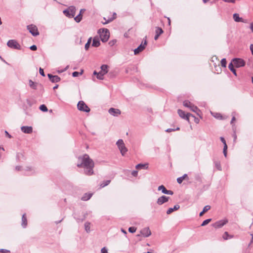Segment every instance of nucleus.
<instances>
[{
    "instance_id": "63",
    "label": "nucleus",
    "mask_w": 253,
    "mask_h": 253,
    "mask_svg": "<svg viewBox=\"0 0 253 253\" xmlns=\"http://www.w3.org/2000/svg\"><path fill=\"white\" fill-rule=\"evenodd\" d=\"M5 133L6 134V135L9 137V138H11V135H10V134H9L8 133V132L6 130H5Z\"/></svg>"
},
{
    "instance_id": "20",
    "label": "nucleus",
    "mask_w": 253,
    "mask_h": 253,
    "mask_svg": "<svg viewBox=\"0 0 253 253\" xmlns=\"http://www.w3.org/2000/svg\"><path fill=\"white\" fill-rule=\"evenodd\" d=\"M179 208H180L179 205L176 204L174 206L173 208H169L167 211V213L168 214H169L171 213L173 211L178 210Z\"/></svg>"
},
{
    "instance_id": "29",
    "label": "nucleus",
    "mask_w": 253,
    "mask_h": 253,
    "mask_svg": "<svg viewBox=\"0 0 253 253\" xmlns=\"http://www.w3.org/2000/svg\"><path fill=\"white\" fill-rule=\"evenodd\" d=\"M214 164L215 167L218 170H222L220 161H214Z\"/></svg>"
},
{
    "instance_id": "22",
    "label": "nucleus",
    "mask_w": 253,
    "mask_h": 253,
    "mask_svg": "<svg viewBox=\"0 0 253 253\" xmlns=\"http://www.w3.org/2000/svg\"><path fill=\"white\" fill-rule=\"evenodd\" d=\"M22 226L25 228L27 225V220L25 214H23L22 217Z\"/></svg>"
},
{
    "instance_id": "49",
    "label": "nucleus",
    "mask_w": 253,
    "mask_h": 253,
    "mask_svg": "<svg viewBox=\"0 0 253 253\" xmlns=\"http://www.w3.org/2000/svg\"><path fill=\"white\" fill-rule=\"evenodd\" d=\"M166 194L172 195L173 194V192L171 190H167Z\"/></svg>"
},
{
    "instance_id": "4",
    "label": "nucleus",
    "mask_w": 253,
    "mask_h": 253,
    "mask_svg": "<svg viewBox=\"0 0 253 253\" xmlns=\"http://www.w3.org/2000/svg\"><path fill=\"white\" fill-rule=\"evenodd\" d=\"M116 145L120 150L121 154L124 156L127 151V149L126 148L124 141L122 139H119L116 143Z\"/></svg>"
},
{
    "instance_id": "10",
    "label": "nucleus",
    "mask_w": 253,
    "mask_h": 253,
    "mask_svg": "<svg viewBox=\"0 0 253 253\" xmlns=\"http://www.w3.org/2000/svg\"><path fill=\"white\" fill-rule=\"evenodd\" d=\"M178 114L179 116L182 119H185L187 120L188 122H189V117H194V115L190 113H187L185 114V112L180 110L178 109L177 111Z\"/></svg>"
},
{
    "instance_id": "5",
    "label": "nucleus",
    "mask_w": 253,
    "mask_h": 253,
    "mask_svg": "<svg viewBox=\"0 0 253 253\" xmlns=\"http://www.w3.org/2000/svg\"><path fill=\"white\" fill-rule=\"evenodd\" d=\"M108 66L107 65H102L101 66V71L97 74V78L99 80H103V76L108 72Z\"/></svg>"
},
{
    "instance_id": "6",
    "label": "nucleus",
    "mask_w": 253,
    "mask_h": 253,
    "mask_svg": "<svg viewBox=\"0 0 253 253\" xmlns=\"http://www.w3.org/2000/svg\"><path fill=\"white\" fill-rule=\"evenodd\" d=\"M7 46L11 48L20 49L21 45L14 40H9L7 42Z\"/></svg>"
},
{
    "instance_id": "17",
    "label": "nucleus",
    "mask_w": 253,
    "mask_h": 253,
    "mask_svg": "<svg viewBox=\"0 0 253 253\" xmlns=\"http://www.w3.org/2000/svg\"><path fill=\"white\" fill-rule=\"evenodd\" d=\"M22 131L25 133L30 134L33 132V127L29 126H23L21 127Z\"/></svg>"
},
{
    "instance_id": "46",
    "label": "nucleus",
    "mask_w": 253,
    "mask_h": 253,
    "mask_svg": "<svg viewBox=\"0 0 253 253\" xmlns=\"http://www.w3.org/2000/svg\"><path fill=\"white\" fill-rule=\"evenodd\" d=\"M39 72H40V74L43 77H44L45 76V74L44 73V71H43V69L40 68V69H39Z\"/></svg>"
},
{
    "instance_id": "26",
    "label": "nucleus",
    "mask_w": 253,
    "mask_h": 253,
    "mask_svg": "<svg viewBox=\"0 0 253 253\" xmlns=\"http://www.w3.org/2000/svg\"><path fill=\"white\" fill-rule=\"evenodd\" d=\"M234 65L232 62H231L228 65V68L235 76H237L236 70L234 69Z\"/></svg>"
},
{
    "instance_id": "31",
    "label": "nucleus",
    "mask_w": 253,
    "mask_h": 253,
    "mask_svg": "<svg viewBox=\"0 0 253 253\" xmlns=\"http://www.w3.org/2000/svg\"><path fill=\"white\" fill-rule=\"evenodd\" d=\"M110 182H111L110 180H107L103 181L102 183H100V187L103 188V187H105L106 186H107L109 184Z\"/></svg>"
},
{
    "instance_id": "54",
    "label": "nucleus",
    "mask_w": 253,
    "mask_h": 253,
    "mask_svg": "<svg viewBox=\"0 0 253 253\" xmlns=\"http://www.w3.org/2000/svg\"><path fill=\"white\" fill-rule=\"evenodd\" d=\"M233 117L231 121V124H232L233 123V122L235 121L236 119L234 116V113H232Z\"/></svg>"
},
{
    "instance_id": "60",
    "label": "nucleus",
    "mask_w": 253,
    "mask_h": 253,
    "mask_svg": "<svg viewBox=\"0 0 253 253\" xmlns=\"http://www.w3.org/2000/svg\"><path fill=\"white\" fill-rule=\"evenodd\" d=\"M173 131H175V129L173 128H168L166 130V131L168 132H170Z\"/></svg>"
},
{
    "instance_id": "41",
    "label": "nucleus",
    "mask_w": 253,
    "mask_h": 253,
    "mask_svg": "<svg viewBox=\"0 0 253 253\" xmlns=\"http://www.w3.org/2000/svg\"><path fill=\"white\" fill-rule=\"evenodd\" d=\"M63 13L66 16L70 18V11H69V8L67 9L64 10L63 11Z\"/></svg>"
},
{
    "instance_id": "45",
    "label": "nucleus",
    "mask_w": 253,
    "mask_h": 253,
    "mask_svg": "<svg viewBox=\"0 0 253 253\" xmlns=\"http://www.w3.org/2000/svg\"><path fill=\"white\" fill-rule=\"evenodd\" d=\"M101 253H108V250L106 247H103L101 250Z\"/></svg>"
},
{
    "instance_id": "2",
    "label": "nucleus",
    "mask_w": 253,
    "mask_h": 253,
    "mask_svg": "<svg viewBox=\"0 0 253 253\" xmlns=\"http://www.w3.org/2000/svg\"><path fill=\"white\" fill-rule=\"evenodd\" d=\"M98 34L99 35L100 38L103 42H106L110 37L109 31L107 29H100L98 31Z\"/></svg>"
},
{
    "instance_id": "13",
    "label": "nucleus",
    "mask_w": 253,
    "mask_h": 253,
    "mask_svg": "<svg viewBox=\"0 0 253 253\" xmlns=\"http://www.w3.org/2000/svg\"><path fill=\"white\" fill-rule=\"evenodd\" d=\"M29 86L34 89H42L43 88L42 85L41 84L35 83L31 80L29 81Z\"/></svg>"
},
{
    "instance_id": "11",
    "label": "nucleus",
    "mask_w": 253,
    "mask_h": 253,
    "mask_svg": "<svg viewBox=\"0 0 253 253\" xmlns=\"http://www.w3.org/2000/svg\"><path fill=\"white\" fill-rule=\"evenodd\" d=\"M147 42L146 40H144L141 44L136 49L134 50V53L135 55L139 54L140 52L142 51L145 48Z\"/></svg>"
},
{
    "instance_id": "8",
    "label": "nucleus",
    "mask_w": 253,
    "mask_h": 253,
    "mask_svg": "<svg viewBox=\"0 0 253 253\" xmlns=\"http://www.w3.org/2000/svg\"><path fill=\"white\" fill-rule=\"evenodd\" d=\"M78 109L82 111L89 112L90 109L83 101H80L78 103Z\"/></svg>"
},
{
    "instance_id": "24",
    "label": "nucleus",
    "mask_w": 253,
    "mask_h": 253,
    "mask_svg": "<svg viewBox=\"0 0 253 253\" xmlns=\"http://www.w3.org/2000/svg\"><path fill=\"white\" fill-rule=\"evenodd\" d=\"M92 194L91 193H85L84 195L82 197V200L83 201H87L92 196Z\"/></svg>"
},
{
    "instance_id": "33",
    "label": "nucleus",
    "mask_w": 253,
    "mask_h": 253,
    "mask_svg": "<svg viewBox=\"0 0 253 253\" xmlns=\"http://www.w3.org/2000/svg\"><path fill=\"white\" fill-rule=\"evenodd\" d=\"M233 18H234V20L236 22H241V21H242V18H240L239 17V14H237V13H235V14H233Z\"/></svg>"
},
{
    "instance_id": "12",
    "label": "nucleus",
    "mask_w": 253,
    "mask_h": 253,
    "mask_svg": "<svg viewBox=\"0 0 253 253\" xmlns=\"http://www.w3.org/2000/svg\"><path fill=\"white\" fill-rule=\"evenodd\" d=\"M228 222L227 219H223L216 221L213 224V226L215 228H219L223 226Z\"/></svg>"
},
{
    "instance_id": "19",
    "label": "nucleus",
    "mask_w": 253,
    "mask_h": 253,
    "mask_svg": "<svg viewBox=\"0 0 253 253\" xmlns=\"http://www.w3.org/2000/svg\"><path fill=\"white\" fill-rule=\"evenodd\" d=\"M116 18V13L115 12L113 13V16L111 17H109L108 19L104 17V20H105V22H103V24H107L111 22H112L113 20H114Z\"/></svg>"
},
{
    "instance_id": "7",
    "label": "nucleus",
    "mask_w": 253,
    "mask_h": 253,
    "mask_svg": "<svg viewBox=\"0 0 253 253\" xmlns=\"http://www.w3.org/2000/svg\"><path fill=\"white\" fill-rule=\"evenodd\" d=\"M232 62L236 68H240L245 65V61L241 58H234L232 60Z\"/></svg>"
},
{
    "instance_id": "18",
    "label": "nucleus",
    "mask_w": 253,
    "mask_h": 253,
    "mask_svg": "<svg viewBox=\"0 0 253 253\" xmlns=\"http://www.w3.org/2000/svg\"><path fill=\"white\" fill-rule=\"evenodd\" d=\"M163 33V31L162 28L160 27H156V35L154 37L155 40H157L159 37Z\"/></svg>"
},
{
    "instance_id": "64",
    "label": "nucleus",
    "mask_w": 253,
    "mask_h": 253,
    "mask_svg": "<svg viewBox=\"0 0 253 253\" xmlns=\"http://www.w3.org/2000/svg\"><path fill=\"white\" fill-rule=\"evenodd\" d=\"M251 235L252 236V239H251V242H250V243L249 246H250L252 243H253V234H251Z\"/></svg>"
},
{
    "instance_id": "37",
    "label": "nucleus",
    "mask_w": 253,
    "mask_h": 253,
    "mask_svg": "<svg viewBox=\"0 0 253 253\" xmlns=\"http://www.w3.org/2000/svg\"><path fill=\"white\" fill-rule=\"evenodd\" d=\"M232 237L233 236L229 235L227 232H224L223 235V238L224 240H227L228 238H232Z\"/></svg>"
},
{
    "instance_id": "51",
    "label": "nucleus",
    "mask_w": 253,
    "mask_h": 253,
    "mask_svg": "<svg viewBox=\"0 0 253 253\" xmlns=\"http://www.w3.org/2000/svg\"><path fill=\"white\" fill-rule=\"evenodd\" d=\"M220 139L221 141L223 143L224 146H225V145L226 144V141H225V139L224 138V137H220Z\"/></svg>"
},
{
    "instance_id": "44",
    "label": "nucleus",
    "mask_w": 253,
    "mask_h": 253,
    "mask_svg": "<svg viewBox=\"0 0 253 253\" xmlns=\"http://www.w3.org/2000/svg\"><path fill=\"white\" fill-rule=\"evenodd\" d=\"M211 114L216 118L220 119H221V118H222V116L220 114L216 113H214V114H213V113H211Z\"/></svg>"
},
{
    "instance_id": "57",
    "label": "nucleus",
    "mask_w": 253,
    "mask_h": 253,
    "mask_svg": "<svg viewBox=\"0 0 253 253\" xmlns=\"http://www.w3.org/2000/svg\"><path fill=\"white\" fill-rule=\"evenodd\" d=\"M85 216L84 215V218H83L82 219L76 218V220L77 221V222H82V221H83L85 219Z\"/></svg>"
},
{
    "instance_id": "35",
    "label": "nucleus",
    "mask_w": 253,
    "mask_h": 253,
    "mask_svg": "<svg viewBox=\"0 0 253 253\" xmlns=\"http://www.w3.org/2000/svg\"><path fill=\"white\" fill-rule=\"evenodd\" d=\"M60 78L56 75H54L53 77L52 78L51 82L52 83H58L60 81Z\"/></svg>"
},
{
    "instance_id": "50",
    "label": "nucleus",
    "mask_w": 253,
    "mask_h": 253,
    "mask_svg": "<svg viewBox=\"0 0 253 253\" xmlns=\"http://www.w3.org/2000/svg\"><path fill=\"white\" fill-rule=\"evenodd\" d=\"M90 44L88 42V43H86V44H85V46H84V48L86 50H88L89 46H90Z\"/></svg>"
},
{
    "instance_id": "30",
    "label": "nucleus",
    "mask_w": 253,
    "mask_h": 253,
    "mask_svg": "<svg viewBox=\"0 0 253 253\" xmlns=\"http://www.w3.org/2000/svg\"><path fill=\"white\" fill-rule=\"evenodd\" d=\"M158 190L161 191L163 194H166L167 189L163 185H161L158 187Z\"/></svg>"
},
{
    "instance_id": "39",
    "label": "nucleus",
    "mask_w": 253,
    "mask_h": 253,
    "mask_svg": "<svg viewBox=\"0 0 253 253\" xmlns=\"http://www.w3.org/2000/svg\"><path fill=\"white\" fill-rule=\"evenodd\" d=\"M221 65L222 66V67H224V68H225L226 67V60L225 58H223L222 59V60H221Z\"/></svg>"
},
{
    "instance_id": "40",
    "label": "nucleus",
    "mask_w": 253,
    "mask_h": 253,
    "mask_svg": "<svg viewBox=\"0 0 253 253\" xmlns=\"http://www.w3.org/2000/svg\"><path fill=\"white\" fill-rule=\"evenodd\" d=\"M211 218H209V219H207L205 220H204L203 223H202L201 224V226H204L205 225H206L207 224H208L211 221Z\"/></svg>"
},
{
    "instance_id": "55",
    "label": "nucleus",
    "mask_w": 253,
    "mask_h": 253,
    "mask_svg": "<svg viewBox=\"0 0 253 253\" xmlns=\"http://www.w3.org/2000/svg\"><path fill=\"white\" fill-rule=\"evenodd\" d=\"M10 252L9 250L6 249H2V251L0 253H10Z\"/></svg>"
},
{
    "instance_id": "47",
    "label": "nucleus",
    "mask_w": 253,
    "mask_h": 253,
    "mask_svg": "<svg viewBox=\"0 0 253 253\" xmlns=\"http://www.w3.org/2000/svg\"><path fill=\"white\" fill-rule=\"evenodd\" d=\"M30 49L32 50L35 51L37 49V47L36 45H33L30 47Z\"/></svg>"
},
{
    "instance_id": "36",
    "label": "nucleus",
    "mask_w": 253,
    "mask_h": 253,
    "mask_svg": "<svg viewBox=\"0 0 253 253\" xmlns=\"http://www.w3.org/2000/svg\"><path fill=\"white\" fill-rule=\"evenodd\" d=\"M75 20L77 23L80 22L82 19V15L81 13H79L77 16L74 18Z\"/></svg>"
},
{
    "instance_id": "21",
    "label": "nucleus",
    "mask_w": 253,
    "mask_h": 253,
    "mask_svg": "<svg viewBox=\"0 0 253 253\" xmlns=\"http://www.w3.org/2000/svg\"><path fill=\"white\" fill-rule=\"evenodd\" d=\"M69 9L70 13V18L74 17L76 14V7L74 6H71L69 7Z\"/></svg>"
},
{
    "instance_id": "23",
    "label": "nucleus",
    "mask_w": 253,
    "mask_h": 253,
    "mask_svg": "<svg viewBox=\"0 0 253 253\" xmlns=\"http://www.w3.org/2000/svg\"><path fill=\"white\" fill-rule=\"evenodd\" d=\"M100 43L98 38L94 37V39H93L92 46L94 47H98L100 45Z\"/></svg>"
},
{
    "instance_id": "52",
    "label": "nucleus",
    "mask_w": 253,
    "mask_h": 253,
    "mask_svg": "<svg viewBox=\"0 0 253 253\" xmlns=\"http://www.w3.org/2000/svg\"><path fill=\"white\" fill-rule=\"evenodd\" d=\"M226 2L235 3L236 0H222Z\"/></svg>"
},
{
    "instance_id": "16",
    "label": "nucleus",
    "mask_w": 253,
    "mask_h": 253,
    "mask_svg": "<svg viewBox=\"0 0 253 253\" xmlns=\"http://www.w3.org/2000/svg\"><path fill=\"white\" fill-rule=\"evenodd\" d=\"M108 112L110 114L114 116H118L121 114V111L119 109L114 108H110Z\"/></svg>"
},
{
    "instance_id": "3",
    "label": "nucleus",
    "mask_w": 253,
    "mask_h": 253,
    "mask_svg": "<svg viewBox=\"0 0 253 253\" xmlns=\"http://www.w3.org/2000/svg\"><path fill=\"white\" fill-rule=\"evenodd\" d=\"M183 104L185 107L189 108L192 111L195 112L198 116L201 117L200 110L196 106H195L191 102L188 100H185L183 101Z\"/></svg>"
},
{
    "instance_id": "62",
    "label": "nucleus",
    "mask_w": 253,
    "mask_h": 253,
    "mask_svg": "<svg viewBox=\"0 0 253 253\" xmlns=\"http://www.w3.org/2000/svg\"><path fill=\"white\" fill-rule=\"evenodd\" d=\"M250 50L252 52V54L253 55V44H251L250 45Z\"/></svg>"
},
{
    "instance_id": "34",
    "label": "nucleus",
    "mask_w": 253,
    "mask_h": 253,
    "mask_svg": "<svg viewBox=\"0 0 253 253\" xmlns=\"http://www.w3.org/2000/svg\"><path fill=\"white\" fill-rule=\"evenodd\" d=\"M24 170L26 171H29L30 172L29 174L34 173L35 172L34 169L31 167H25Z\"/></svg>"
},
{
    "instance_id": "15",
    "label": "nucleus",
    "mask_w": 253,
    "mask_h": 253,
    "mask_svg": "<svg viewBox=\"0 0 253 253\" xmlns=\"http://www.w3.org/2000/svg\"><path fill=\"white\" fill-rule=\"evenodd\" d=\"M141 234L144 237H148L151 234V232L149 227L142 229L140 231Z\"/></svg>"
},
{
    "instance_id": "58",
    "label": "nucleus",
    "mask_w": 253,
    "mask_h": 253,
    "mask_svg": "<svg viewBox=\"0 0 253 253\" xmlns=\"http://www.w3.org/2000/svg\"><path fill=\"white\" fill-rule=\"evenodd\" d=\"M15 169L17 171H20L22 170V167L21 166H16L15 167Z\"/></svg>"
},
{
    "instance_id": "25",
    "label": "nucleus",
    "mask_w": 253,
    "mask_h": 253,
    "mask_svg": "<svg viewBox=\"0 0 253 253\" xmlns=\"http://www.w3.org/2000/svg\"><path fill=\"white\" fill-rule=\"evenodd\" d=\"M211 209V206L209 205H207L204 207L203 211L200 213L199 215L202 216L205 212L208 211Z\"/></svg>"
},
{
    "instance_id": "48",
    "label": "nucleus",
    "mask_w": 253,
    "mask_h": 253,
    "mask_svg": "<svg viewBox=\"0 0 253 253\" xmlns=\"http://www.w3.org/2000/svg\"><path fill=\"white\" fill-rule=\"evenodd\" d=\"M79 75H79V72L75 71V72H74L72 73V76H73L74 77H78Z\"/></svg>"
},
{
    "instance_id": "27",
    "label": "nucleus",
    "mask_w": 253,
    "mask_h": 253,
    "mask_svg": "<svg viewBox=\"0 0 253 253\" xmlns=\"http://www.w3.org/2000/svg\"><path fill=\"white\" fill-rule=\"evenodd\" d=\"M85 230L87 233H89L90 231V223L89 222H86L84 223Z\"/></svg>"
},
{
    "instance_id": "42",
    "label": "nucleus",
    "mask_w": 253,
    "mask_h": 253,
    "mask_svg": "<svg viewBox=\"0 0 253 253\" xmlns=\"http://www.w3.org/2000/svg\"><path fill=\"white\" fill-rule=\"evenodd\" d=\"M227 144H225V146H224L223 150V153L224 156L225 157H226V156H227Z\"/></svg>"
},
{
    "instance_id": "56",
    "label": "nucleus",
    "mask_w": 253,
    "mask_h": 253,
    "mask_svg": "<svg viewBox=\"0 0 253 253\" xmlns=\"http://www.w3.org/2000/svg\"><path fill=\"white\" fill-rule=\"evenodd\" d=\"M194 122L196 123V124H198L199 123V119L197 118H196L194 116Z\"/></svg>"
},
{
    "instance_id": "32",
    "label": "nucleus",
    "mask_w": 253,
    "mask_h": 253,
    "mask_svg": "<svg viewBox=\"0 0 253 253\" xmlns=\"http://www.w3.org/2000/svg\"><path fill=\"white\" fill-rule=\"evenodd\" d=\"M187 177V174H184L181 177H178L177 178V182L179 183V184H180L182 182V181H183V180Z\"/></svg>"
},
{
    "instance_id": "53",
    "label": "nucleus",
    "mask_w": 253,
    "mask_h": 253,
    "mask_svg": "<svg viewBox=\"0 0 253 253\" xmlns=\"http://www.w3.org/2000/svg\"><path fill=\"white\" fill-rule=\"evenodd\" d=\"M137 174H138V172L136 170H133L131 172V174L133 176H136L137 175Z\"/></svg>"
},
{
    "instance_id": "59",
    "label": "nucleus",
    "mask_w": 253,
    "mask_h": 253,
    "mask_svg": "<svg viewBox=\"0 0 253 253\" xmlns=\"http://www.w3.org/2000/svg\"><path fill=\"white\" fill-rule=\"evenodd\" d=\"M47 76H48L49 79L50 80V81H51L52 78L53 77L54 75H52L50 74H48Z\"/></svg>"
},
{
    "instance_id": "38",
    "label": "nucleus",
    "mask_w": 253,
    "mask_h": 253,
    "mask_svg": "<svg viewBox=\"0 0 253 253\" xmlns=\"http://www.w3.org/2000/svg\"><path fill=\"white\" fill-rule=\"evenodd\" d=\"M40 109L43 112H46L48 110L46 106L44 104L41 105L40 106Z\"/></svg>"
},
{
    "instance_id": "14",
    "label": "nucleus",
    "mask_w": 253,
    "mask_h": 253,
    "mask_svg": "<svg viewBox=\"0 0 253 253\" xmlns=\"http://www.w3.org/2000/svg\"><path fill=\"white\" fill-rule=\"evenodd\" d=\"M169 197H167L164 195L162 196L157 199V203L159 205H162L163 204L169 201Z\"/></svg>"
},
{
    "instance_id": "9",
    "label": "nucleus",
    "mask_w": 253,
    "mask_h": 253,
    "mask_svg": "<svg viewBox=\"0 0 253 253\" xmlns=\"http://www.w3.org/2000/svg\"><path fill=\"white\" fill-rule=\"evenodd\" d=\"M27 28L33 36H37L39 35V32L36 26L31 24L27 26Z\"/></svg>"
},
{
    "instance_id": "43",
    "label": "nucleus",
    "mask_w": 253,
    "mask_h": 253,
    "mask_svg": "<svg viewBox=\"0 0 253 253\" xmlns=\"http://www.w3.org/2000/svg\"><path fill=\"white\" fill-rule=\"evenodd\" d=\"M136 230V228L134 227H130L128 228V231L130 233H134Z\"/></svg>"
},
{
    "instance_id": "1",
    "label": "nucleus",
    "mask_w": 253,
    "mask_h": 253,
    "mask_svg": "<svg viewBox=\"0 0 253 253\" xmlns=\"http://www.w3.org/2000/svg\"><path fill=\"white\" fill-rule=\"evenodd\" d=\"M77 167L84 168V173L86 175H90L93 173L94 162L87 154H84L83 156L79 157Z\"/></svg>"
},
{
    "instance_id": "28",
    "label": "nucleus",
    "mask_w": 253,
    "mask_h": 253,
    "mask_svg": "<svg viewBox=\"0 0 253 253\" xmlns=\"http://www.w3.org/2000/svg\"><path fill=\"white\" fill-rule=\"evenodd\" d=\"M135 168L137 169H147L148 168V164H139L136 166Z\"/></svg>"
},
{
    "instance_id": "61",
    "label": "nucleus",
    "mask_w": 253,
    "mask_h": 253,
    "mask_svg": "<svg viewBox=\"0 0 253 253\" xmlns=\"http://www.w3.org/2000/svg\"><path fill=\"white\" fill-rule=\"evenodd\" d=\"M69 67V66L67 65L64 70H62L61 71H58V72L59 73H61V72H63L64 71H66L68 69Z\"/></svg>"
}]
</instances>
